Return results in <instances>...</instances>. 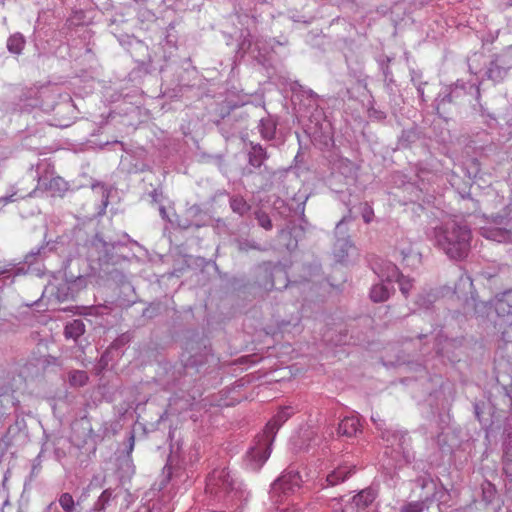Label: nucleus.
Returning a JSON list of instances; mask_svg holds the SVG:
<instances>
[{"instance_id": "2eb2a0df", "label": "nucleus", "mask_w": 512, "mask_h": 512, "mask_svg": "<svg viewBox=\"0 0 512 512\" xmlns=\"http://www.w3.org/2000/svg\"><path fill=\"white\" fill-rule=\"evenodd\" d=\"M80 502H75L73 496L64 492L59 495L57 501L49 503L45 509V512H81Z\"/></svg>"}, {"instance_id": "3c124183", "label": "nucleus", "mask_w": 512, "mask_h": 512, "mask_svg": "<svg viewBox=\"0 0 512 512\" xmlns=\"http://www.w3.org/2000/svg\"><path fill=\"white\" fill-rule=\"evenodd\" d=\"M212 512H226V511H217V510H215V511H212Z\"/></svg>"}, {"instance_id": "39448f33", "label": "nucleus", "mask_w": 512, "mask_h": 512, "mask_svg": "<svg viewBox=\"0 0 512 512\" xmlns=\"http://www.w3.org/2000/svg\"><path fill=\"white\" fill-rule=\"evenodd\" d=\"M93 247L98 253L97 261L99 268L105 272L110 270V267L121 265L128 261L132 255L129 247L121 241H106L95 236Z\"/></svg>"}, {"instance_id": "0eeeda50", "label": "nucleus", "mask_w": 512, "mask_h": 512, "mask_svg": "<svg viewBox=\"0 0 512 512\" xmlns=\"http://www.w3.org/2000/svg\"><path fill=\"white\" fill-rule=\"evenodd\" d=\"M260 274L258 276V284L266 291L273 288L281 289L287 288L290 283V288L297 286L298 282H290L287 273V266L282 263L270 264L264 263L259 267Z\"/></svg>"}, {"instance_id": "a878e982", "label": "nucleus", "mask_w": 512, "mask_h": 512, "mask_svg": "<svg viewBox=\"0 0 512 512\" xmlns=\"http://www.w3.org/2000/svg\"><path fill=\"white\" fill-rule=\"evenodd\" d=\"M26 41L21 33L11 35L7 40V49L10 53L19 55L25 47Z\"/></svg>"}, {"instance_id": "ddd939ff", "label": "nucleus", "mask_w": 512, "mask_h": 512, "mask_svg": "<svg viewBox=\"0 0 512 512\" xmlns=\"http://www.w3.org/2000/svg\"><path fill=\"white\" fill-rule=\"evenodd\" d=\"M294 414L292 407L281 408L273 418L266 424L265 429L261 433L274 442L275 436L280 427Z\"/></svg>"}, {"instance_id": "8fccbe9b", "label": "nucleus", "mask_w": 512, "mask_h": 512, "mask_svg": "<svg viewBox=\"0 0 512 512\" xmlns=\"http://www.w3.org/2000/svg\"><path fill=\"white\" fill-rule=\"evenodd\" d=\"M264 228H266L267 230L268 229H271L273 226L272 225H269V226H263Z\"/></svg>"}, {"instance_id": "58836bf2", "label": "nucleus", "mask_w": 512, "mask_h": 512, "mask_svg": "<svg viewBox=\"0 0 512 512\" xmlns=\"http://www.w3.org/2000/svg\"><path fill=\"white\" fill-rule=\"evenodd\" d=\"M482 490L484 500H486L487 502H492L496 493L495 486L490 482H486L485 484H483Z\"/></svg>"}, {"instance_id": "09e8293b", "label": "nucleus", "mask_w": 512, "mask_h": 512, "mask_svg": "<svg viewBox=\"0 0 512 512\" xmlns=\"http://www.w3.org/2000/svg\"><path fill=\"white\" fill-rule=\"evenodd\" d=\"M371 420H372V422L376 425V427H377L379 430H381V431H382V430H384V429L382 428V426H383V421H382V420H380V419L376 418L374 415H372V416H371Z\"/></svg>"}, {"instance_id": "1a4fd4ad", "label": "nucleus", "mask_w": 512, "mask_h": 512, "mask_svg": "<svg viewBox=\"0 0 512 512\" xmlns=\"http://www.w3.org/2000/svg\"><path fill=\"white\" fill-rule=\"evenodd\" d=\"M273 442L261 433L255 437L253 445L243 458L244 467L252 472H258L270 457Z\"/></svg>"}, {"instance_id": "423d86ee", "label": "nucleus", "mask_w": 512, "mask_h": 512, "mask_svg": "<svg viewBox=\"0 0 512 512\" xmlns=\"http://www.w3.org/2000/svg\"><path fill=\"white\" fill-rule=\"evenodd\" d=\"M372 270L379 280L389 284L397 282L402 295L407 298L413 288L414 280L404 276L398 267L391 261L377 258L371 263Z\"/></svg>"}, {"instance_id": "c03bdc74", "label": "nucleus", "mask_w": 512, "mask_h": 512, "mask_svg": "<svg viewBox=\"0 0 512 512\" xmlns=\"http://www.w3.org/2000/svg\"><path fill=\"white\" fill-rule=\"evenodd\" d=\"M41 470V456L38 455L32 462L31 476H37Z\"/></svg>"}, {"instance_id": "79ce46f5", "label": "nucleus", "mask_w": 512, "mask_h": 512, "mask_svg": "<svg viewBox=\"0 0 512 512\" xmlns=\"http://www.w3.org/2000/svg\"><path fill=\"white\" fill-rule=\"evenodd\" d=\"M107 205H108V193H106V191L103 190L102 195H101V205H100L99 210L96 213V215L104 214Z\"/></svg>"}, {"instance_id": "c756f323", "label": "nucleus", "mask_w": 512, "mask_h": 512, "mask_svg": "<svg viewBox=\"0 0 512 512\" xmlns=\"http://www.w3.org/2000/svg\"><path fill=\"white\" fill-rule=\"evenodd\" d=\"M436 294L432 291L420 293L416 298V305L419 308L430 309L433 303L436 301Z\"/></svg>"}, {"instance_id": "cd10ccee", "label": "nucleus", "mask_w": 512, "mask_h": 512, "mask_svg": "<svg viewBox=\"0 0 512 512\" xmlns=\"http://www.w3.org/2000/svg\"><path fill=\"white\" fill-rule=\"evenodd\" d=\"M89 380L88 374L83 370H72L69 373V383L73 387H82Z\"/></svg>"}, {"instance_id": "c85d7f7f", "label": "nucleus", "mask_w": 512, "mask_h": 512, "mask_svg": "<svg viewBox=\"0 0 512 512\" xmlns=\"http://www.w3.org/2000/svg\"><path fill=\"white\" fill-rule=\"evenodd\" d=\"M472 287L473 281L471 277L466 273H462L455 284L454 289L456 293L467 294L471 291Z\"/></svg>"}, {"instance_id": "9b49d317", "label": "nucleus", "mask_w": 512, "mask_h": 512, "mask_svg": "<svg viewBox=\"0 0 512 512\" xmlns=\"http://www.w3.org/2000/svg\"><path fill=\"white\" fill-rule=\"evenodd\" d=\"M213 358L210 347L203 341L189 340L185 344V351L182 354L184 365L190 367H200Z\"/></svg>"}, {"instance_id": "bb28decb", "label": "nucleus", "mask_w": 512, "mask_h": 512, "mask_svg": "<svg viewBox=\"0 0 512 512\" xmlns=\"http://www.w3.org/2000/svg\"><path fill=\"white\" fill-rule=\"evenodd\" d=\"M431 500L427 495L424 500L408 502L401 507L400 512H423L428 508L427 502Z\"/></svg>"}, {"instance_id": "dca6fc26", "label": "nucleus", "mask_w": 512, "mask_h": 512, "mask_svg": "<svg viewBox=\"0 0 512 512\" xmlns=\"http://www.w3.org/2000/svg\"><path fill=\"white\" fill-rule=\"evenodd\" d=\"M479 234L497 243H512V231L500 226H480Z\"/></svg>"}, {"instance_id": "f3484780", "label": "nucleus", "mask_w": 512, "mask_h": 512, "mask_svg": "<svg viewBox=\"0 0 512 512\" xmlns=\"http://www.w3.org/2000/svg\"><path fill=\"white\" fill-rule=\"evenodd\" d=\"M298 231H303V226H285L279 232V246L292 251L297 247V239L294 236Z\"/></svg>"}, {"instance_id": "4be33fe9", "label": "nucleus", "mask_w": 512, "mask_h": 512, "mask_svg": "<svg viewBox=\"0 0 512 512\" xmlns=\"http://www.w3.org/2000/svg\"><path fill=\"white\" fill-rule=\"evenodd\" d=\"M358 431H360V422L356 416L345 417L338 425V434L340 435L352 437L356 435Z\"/></svg>"}, {"instance_id": "aec40b11", "label": "nucleus", "mask_w": 512, "mask_h": 512, "mask_svg": "<svg viewBox=\"0 0 512 512\" xmlns=\"http://www.w3.org/2000/svg\"><path fill=\"white\" fill-rule=\"evenodd\" d=\"M115 433L116 429L113 427V424L109 422H104L97 433L94 432L91 427L88 428V435L84 443L88 444L90 442L93 445V448L95 449V446L98 443H100L105 437L114 435Z\"/></svg>"}, {"instance_id": "de8ad7c7", "label": "nucleus", "mask_w": 512, "mask_h": 512, "mask_svg": "<svg viewBox=\"0 0 512 512\" xmlns=\"http://www.w3.org/2000/svg\"><path fill=\"white\" fill-rule=\"evenodd\" d=\"M110 351L108 350L107 353L103 354L99 360V366L104 369L105 366L108 364V359H107V354L109 353Z\"/></svg>"}, {"instance_id": "a19ab883", "label": "nucleus", "mask_w": 512, "mask_h": 512, "mask_svg": "<svg viewBox=\"0 0 512 512\" xmlns=\"http://www.w3.org/2000/svg\"><path fill=\"white\" fill-rule=\"evenodd\" d=\"M15 264L0 262V276L7 275L10 277L11 273L15 270Z\"/></svg>"}, {"instance_id": "6ab92c4d", "label": "nucleus", "mask_w": 512, "mask_h": 512, "mask_svg": "<svg viewBox=\"0 0 512 512\" xmlns=\"http://www.w3.org/2000/svg\"><path fill=\"white\" fill-rule=\"evenodd\" d=\"M353 472L354 467H350L347 465L339 466L326 476L325 482L322 483L321 486L325 488L338 485L344 482L348 477H350Z\"/></svg>"}, {"instance_id": "f8f14e48", "label": "nucleus", "mask_w": 512, "mask_h": 512, "mask_svg": "<svg viewBox=\"0 0 512 512\" xmlns=\"http://www.w3.org/2000/svg\"><path fill=\"white\" fill-rule=\"evenodd\" d=\"M143 503L134 512H173L174 503L168 492H148L142 498Z\"/></svg>"}, {"instance_id": "f03ea898", "label": "nucleus", "mask_w": 512, "mask_h": 512, "mask_svg": "<svg viewBox=\"0 0 512 512\" xmlns=\"http://www.w3.org/2000/svg\"><path fill=\"white\" fill-rule=\"evenodd\" d=\"M427 238L450 259L460 260L470 249L469 226H431L426 230Z\"/></svg>"}, {"instance_id": "a211bd4d", "label": "nucleus", "mask_w": 512, "mask_h": 512, "mask_svg": "<svg viewBox=\"0 0 512 512\" xmlns=\"http://www.w3.org/2000/svg\"><path fill=\"white\" fill-rule=\"evenodd\" d=\"M493 305L499 317L512 316V290L497 295Z\"/></svg>"}, {"instance_id": "9d476101", "label": "nucleus", "mask_w": 512, "mask_h": 512, "mask_svg": "<svg viewBox=\"0 0 512 512\" xmlns=\"http://www.w3.org/2000/svg\"><path fill=\"white\" fill-rule=\"evenodd\" d=\"M335 242L333 244L332 254L335 262L346 265L350 258L357 255V249L351 242L348 235L347 226H335Z\"/></svg>"}, {"instance_id": "ea45409f", "label": "nucleus", "mask_w": 512, "mask_h": 512, "mask_svg": "<svg viewBox=\"0 0 512 512\" xmlns=\"http://www.w3.org/2000/svg\"><path fill=\"white\" fill-rule=\"evenodd\" d=\"M299 324H300V319H299V317H296L294 319L293 323L291 321H284V320L281 321L279 323L278 328H279L281 333L291 332V330L288 327L292 325L293 329L298 331L299 330Z\"/></svg>"}, {"instance_id": "2f4dec72", "label": "nucleus", "mask_w": 512, "mask_h": 512, "mask_svg": "<svg viewBox=\"0 0 512 512\" xmlns=\"http://www.w3.org/2000/svg\"><path fill=\"white\" fill-rule=\"evenodd\" d=\"M505 439L503 441V462H512V431L505 430Z\"/></svg>"}, {"instance_id": "a18cd8bd", "label": "nucleus", "mask_w": 512, "mask_h": 512, "mask_svg": "<svg viewBox=\"0 0 512 512\" xmlns=\"http://www.w3.org/2000/svg\"><path fill=\"white\" fill-rule=\"evenodd\" d=\"M482 405H483V404H480V403H474V414H475L476 419H477L480 423H483V418H482Z\"/></svg>"}, {"instance_id": "6e6552de", "label": "nucleus", "mask_w": 512, "mask_h": 512, "mask_svg": "<svg viewBox=\"0 0 512 512\" xmlns=\"http://www.w3.org/2000/svg\"><path fill=\"white\" fill-rule=\"evenodd\" d=\"M302 478L299 472L293 468L284 470L270 486V499L274 503H281L285 497L293 494L301 487Z\"/></svg>"}, {"instance_id": "e433bc0d", "label": "nucleus", "mask_w": 512, "mask_h": 512, "mask_svg": "<svg viewBox=\"0 0 512 512\" xmlns=\"http://www.w3.org/2000/svg\"><path fill=\"white\" fill-rule=\"evenodd\" d=\"M362 220L365 223H370L373 221L374 218V210L368 203H361L358 207Z\"/></svg>"}, {"instance_id": "20e7f679", "label": "nucleus", "mask_w": 512, "mask_h": 512, "mask_svg": "<svg viewBox=\"0 0 512 512\" xmlns=\"http://www.w3.org/2000/svg\"><path fill=\"white\" fill-rule=\"evenodd\" d=\"M381 438L386 443L385 454L390 455L395 468L411 463L415 456L411 449V439L406 431L386 428L381 432Z\"/></svg>"}, {"instance_id": "7ed1b4c3", "label": "nucleus", "mask_w": 512, "mask_h": 512, "mask_svg": "<svg viewBox=\"0 0 512 512\" xmlns=\"http://www.w3.org/2000/svg\"><path fill=\"white\" fill-rule=\"evenodd\" d=\"M414 345H420V354L427 357L432 352L442 360L455 362L458 360L456 350L461 346V341L456 338H448L442 334V330L434 329L430 333H418L412 339Z\"/></svg>"}, {"instance_id": "4c0bfd02", "label": "nucleus", "mask_w": 512, "mask_h": 512, "mask_svg": "<svg viewBox=\"0 0 512 512\" xmlns=\"http://www.w3.org/2000/svg\"><path fill=\"white\" fill-rule=\"evenodd\" d=\"M401 255L404 261H410L412 260L411 265H415L416 263L420 262V253L414 252L412 248H409L408 250L402 249Z\"/></svg>"}, {"instance_id": "473e14b6", "label": "nucleus", "mask_w": 512, "mask_h": 512, "mask_svg": "<svg viewBox=\"0 0 512 512\" xmlns=\"http://www.w3.org/2000/svg\"><path fill=\"white\" fill-rule=\"evenodd\" d=\"M266 158L265 151L261 146H254L249 154V163L254 167H260Z\"/></svg>"}, {"instance_id": "f704fd0d", "label": "nucleus", "mask_w": 512, "mask_h": 512, "mask_svg": "<svg viewBox=\"0 0 512 512\" xmlns=\"http://www.w3.org/2000/svg\"><path fill=\"white\" fill-rule=\"evenodd\" d=\"M132 339V336L127 332L117 337L109 346V351L118 350L127 345Z\"/></svg>"}, {"instance_id": "5701e85b", "label": "nucleus", "mask_w": 512, "mask_h": 512, "mask_svg": "<svg viewBox=\"0 0 512 512\" xmlns=\"http://www.w3.org/2000/svg\"><path fill=\"white\" fill-rule=\"evenodd\" d=\"M85 333V324L81 319H74L68 322L64 328V335L67 339L77 340Z\"/></svg>"}, {"instance_id": "49530a36", "label": "nucleus", "mask_w": 512, "mask_h": 512, "mask_svg": "<svg viewBox=\"0 0 512 512\" xmlns=\"http://www.w3.org/2000/svg\"><path fill=\"white\" fill-rule=\"evenodd\" d=\"M408 369H413L414 368V364L412 363H409L407 365ZM415 369L421 373H426V370H427V367L426 365H423V364H415Z\"/></svg>"}, {"instance_id": "c9c22d12", "label": "nucleus", "mask_w": 512, "mask_h": 512, "mask_svg": "<svg viewBox=\"0 0 512 512\" xmlns=\"http://www.w3.org/2000/svg\"><path fill=\"white\" fill-rule=\"evenodd\" d=\"M55 296L59 301H66L73 298L74 295L73 292L70 291L69 285L67 283H63L57 287Z\"/></svg>"}, {"instance_id": "72a5a7b5", "label": "nucleus", "mask_w": 512, "mask_h": 512, "mask_svg": "<svg viewBox=\"0 0 512 512\" xmlns=\"http://www.w3.org/2000/svg\"><path fill=\"white\" fill-rule=\"evenodd\" d=\"M232 210L240 215H244L250 209V206L243 197L236 196L230 200Z\"/></svg>"}, {"instance_id": "37998d69", "label": "nucleus", "mask_w": 512, "mask_h": 512, "mask_svg": "<svg viewBox=\"0 0 512 512\" xmlns=\"http://www.w3.org/2000/svg\"><path fill=\"white\" fill-rule=\"evenodd\" d=\"M134 445H135V435L133 432H130L129 436L127 438V444H126V448H125L128 456L131 455V453L134 449Z\"/></svg>"}, {"instance_id": "b1692460", "label": "nucleus", "mask_w": 512, "mask_h": 512, "mask_svg": "<svg viewBox=\"0 0 512 512\" xmlns=\"http://www.w3.org/2000/svg\"><path fill=\"white\" fill-rule=\"evenodd\" d=\"M53 250L55 249V244L52 240H48L45 245H41L35 249H32L24 259L25 264L32 265L35 262H37L38 258H41L43 255H45L46 250Z\"/></svg>"}, {"instance_id": "4468645a", "label": "nucleus", "mask_w": 512, "mask_h": 512, "mask_svg": "<svg viewBox=\"0 0 512 512\" xmlns=\"http://www.w3.org/2000/svg\"><path fill=\"white\" fill-rule=\"evenodd\" d=\"M377 490L373 487H367L356 494L349 505L346 507V511L356 510L357 512H364L376 499Z\"/></svg>"}, {"instance_id": "412c9836", "label": "nucleus", "mask_w": 512, "mask_h": 512, "mask_svg": "<svg viewBox=\"0 0 512 512\" xmlns=\"http://www.w3.org/2000/svg\"><path fill=\"white\" fill-rule=\"evenodd\" d=\"M393 292H394V287L392 284H389L386 281L380 280V283L374 284L371 287L370 299L376 303L384 302L389 299L391 293H393Z\"/></svg>"}, {"instance_id": "393cba45", "label": "nucleus", "mask_w": 512, "mask_h": 512, "mask_svg": "<svg viewBox=\"0 0 512 512\" xmlns=\"http://www.w3.org/2000/svg\"><path fill=\"white\" fill-rule=\"evenodd\" d=\"M113 498V491L111 489L104 490L97 501L94 503L93 507L86 512H104L110 505V502L113 500Z\"/></svg>"}, {"instance_id": "7c9ffc66", "label": "nucleus", "mask_w": 512, "mask_h": 512, "mask_svg": "<svg viewBox=\"0 0 512 512\" xmlns=\"http://www.w3.org/2000/svg\"><path fill=\"white\" fill-rule=\"evenodd\" d=\"M415 484L422 490H428L433 496L436 484L429 474H424L415 479Z\"/></svg>"}, {"instance_id": "603ef678", "label": "nucleus", "mask_w": 512, "mask_h": 512, "mask_svg": "<svg viewBox=\"0 0 512 512\" xmlns=\"http://www.w3.org/2000/svg\"><path fill=\"white\" fill-rule=\"evenodd\" d=\"M335 512H346V511L341 510V511H335Z\"/></svg>"}, {"instance_id": "f257e3e1", "label": "nucleus", "mask_w": 512, "mask_h": 512, "mask_svg": "<svg viewBox=\"0 0 512 512\" xmlns=\"http://www.w3.org/2000/svg\"><path fill=\"white\" fill-rule=\"evenodd\" d=\"M206 494L228 508L238 509L249 498L245 485L234 478L227 468L214 469L206 479Z\"/></svg>"}]
</instances>
